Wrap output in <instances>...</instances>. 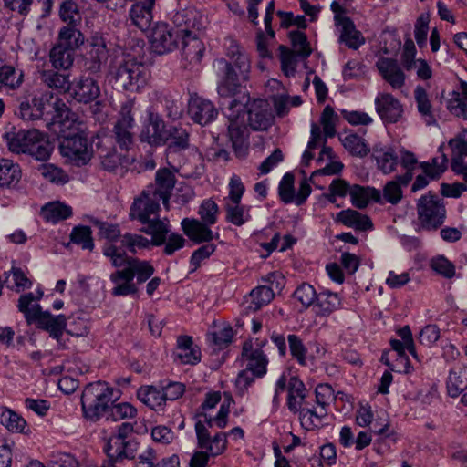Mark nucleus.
<instances>
[{
    "instance_id": "nucleus-32",
    "label": "nucleus",
    "mask_w": 467,
    "mask_h": 467,
    "mask_svg": "<svg viewBox=\"0 0 467 467\" xmlns=\"http://www.w3.org/2000/svg\"><path fill=\"white\" fill-rule=\"evenodd\" d=\"M337 221L344 225L353 227L356 230L366 231L371 229L373 224L368 215L362 214L358 211L347 209L339 212L337 215Z\"/></svg>"
},
{
    "instance_id": "nucleus-44",
    "label": "nucleus",
    "mask_w": 467,
    "mask_h": 467,
    "mask_svg": "<svg viewBox=\"0 0 467 467\" xmlns=\"http://www.w3.org/2000/svg\"><path fill=\"white\" fill-rule=\"evenodd\" d=\"M71 110L66 103L59 98L52 101L50 119L47 118V126L51 128L57 124L62 125L70 119Z\"/></svg>"
},
{
    "instance_id": "nucleus-39",
    "label": "nucleus",
    "mask_w": 467,
    "mask_h": 467,
    "mask_svg": "<svg viewBox=\"0 0 467 467\" xmlns=\"http://www.w3.org/2000/svg\"><path fill=\"white\" fill-rule=\"evenodd\" d=\"M84 43V36L82 33L77 29L73 25H67L60 29L58 36V45L65 46L72 51L79 47Z\"/></svg>"
},
{
    "instance_id": "nucleus-51",
    "label": "nucleus",
    "mask_w": 467,
    "mask_h": 467,
    "mask_svg": "<svg viewBox=\"0 0 467 467\" xmlns=\"http://www.w3.org/2000/svg\"><path fill=\"white\" fill-rule=\"evenodd\" d=\"M289 38L293 47V52L299 57L306 58L312 53V48L305 33L300 31H291Z\"/></svg>"
},
{
    "instance_id": "nucleus-57",
    "label": "nucleus",
    "mask_w": 467,
    "mask_h": 467,
    "mask_svg": "<svg viewBox=\"0 0 467 467\" xmlns=\"http://www.w3.org/2000/svg\"><path fill=\"white\" fill-rule=\"evenodd\" d=\"M91 234V229L88 226H76L70 234V240L72 243L81 245L83 249L92 250L94 243Z\"/></svg>"
},
{
    "instance_id": "nucleus-10",
    "label": "nucleus",
    "mask_w": 467,
    "mask_h": 467,
    "mask_svg": "<svg viewBox=\"0 0 467 467\" xmlns=\"http://www.w3.org/2000/svg\"><path fill=\"white\" fill-rule=\"evenodd\" d=\"M133 432L134 426L132 423L123 422L118 426L116 433L109 438L105 447L108 457L115 461L135 459L139 443L136 440L130 438Z\"/></svg>"
},
{
    "instance_id": "nucleus-58",
    "label": "nucleus",
    "mask_w": 467,
    "mask_h": 467,
    "mask_svg": "<svg viewBox=\"0 0 467 467\" xmlns=\"http://www.w3.org/2000/svg\"><path fill=\"white\" fill-rule=\"evenodd\" d=\"M287 341L290 348L291 355L294 358L296 359L298 364L302 366L306 365V354L307 348L304 345L302 339L295 335L291 334L287 337Z\"/></svg>"
},
{
    "instance_id": "nucleus-13",
    "label": "nucleus",
    "mask_w": 467,
    "mask_h": 467,
    "mask_svg": "<svg viewBox=\"0 0 467 467\" xmlns=\"http://www.w3.org/2000/svg\"><path fill=\"white\" fill-rule=\"evenodd\" d=\"M181 36L176 29L170 28L168 25L157 24L150 35V47L158 55L171 52L178 47Z\"/></svg>"
},
{
    "instance_id": "nucleus-46",
    "label": "nucleus",
    "mask_w": 467,
    "mask_h": 467,
    "mask_svg": "<svg viewBox=\"0 0 467 467\" xmlns=\"http://www.w3.org/2000/svg\"><path fill=\"white\" fill-rule=\"evenodd\" d=\"M230 401L231 400H229L228 402L224 401L223 403H222L217 415L214 417L208 415L206 412H199L196 415V417L204 418V421H202V423L205 424L207 429L213 428L214 426H216L219 429H223L226 427L228 422V415L230 412Z\"/></svg>"
},
{
    "instance_id": "nucleus-9",
    "label": "nucleus",
    "mask_w": 467,
    "mask_h": 467,
    "mask_svg": "<svg viewBox=\"0 0 467 467\" xmlns=\"http://www.w3.org/2000/svg\"><path fill=\"white\" fill-rule=\"evenodd\" d=\"M59 150L63 157L78 167L87 165L93 157L92 144L84 130L63 135L59 140Z\"/></svg>"
},
{
    "instance_id": "nucleus-56",
    "label": "nucleus",
    "mask_w": 467,
    "mask_h": 467,
    "mask_svg": "<svg viewBox=\"0 0 467 467\" xmlns=\"http://www.w3.org/2000/svg\"><path fill=\"white\" fill-rule=\"evenodd\" d=\"M103 254L110 259L112 265L116 268L130 267V261L135 259V257L127 255L125 251H119V248L114 244L105 245Z\"/></svg>"
},
{
    "instance_id": "nucleus-31",
    "label": "nucleus",
    "mask_w": 467,
    "mask_h": 467,
    "mask_svg": "<svg viewBox=\"0 0 467 467\" xmlns=\"http://www.w3.org/2000/svg\"><path fill=\"white\" fill-rule=\"evenodd\" d=\"M307 389L305 384L296 377H292L288 382L287 406L293 412H299L302 405H306L305 399Z\"/></svg>"
},
{
    "instance_id": "nucleus-4",
    "label": "nucleus",
    "mask_w": 467,
    "mask_h": 467,
    "mask_svg": "<svg viewBox=\"0 0 467 467\" xmlns=\"http://www.w3.org/2000/svg\"><path fill=\"white\" fill-rule=\"evenodd\" d=\"M120 398V391L105 381L88 384L82 391L81 407L83 416L90 421H98L109 412L110 405Z\"/></svg>"
},
{
    "instance_id": "nucleus-25",
    "label": "nucleus",
    "mask_w": 467,
    "mask_h": 467,
    "mask_svg": "<svg viewBox=\"0 0 467 467\" xmlns=\"http://www.w3.org/2000/svg\"><path fill=\"white\" fill-rule=\"evenodd\" d=\"M72 97L80 103H89L99 98L100 88L90 77H81L72 84Z\"/></svg>"
},
{
    "instance_id": "nucleus-36",
    "label": "nucleus",
    "mask_w": 467,
    "mask_h": 467,
    "mask_svg": "<svg viewBox=\"0 0 467 467\" xmlns=\"http://www.w3.org/2000/svg\"><path fill=\"white\" fill-rule=\"evenodd\" d=\"M137 398L154 410H161L165 404L161 389L153 386L140 387L137 391Z\"/></svg>"
},
{
    "instance_id": "nucleus-11",
    "label": "nucleus",
    "mask_w": 467,
    "mask_h": 467,
    "mask_svg": "<svg viewBox=\"0 0 467 467\" xmlns=\"http://www.w3.org/2000/svg\"><path fill=\"white\" fill-rule=\"evenodd\" d=\"M418 220L424 230L432 231L441 227L446 218L443 199L429 192L422 195L416 204Z\"/></svg>"
},
{
    "instance_id": "nucleus-62",
    "label": "nucleus",
    "mask_w": 467,
    "mask_h": 467,
    "mask_svg": "<svg viewBox=\"0 0 467 467\" xmlns=\"http://www.w3.org/2000/svg\"><path fill=\"white\" fill-rule=\"evenodd\" d=\"M294 180L293 174L285 173L279 183V195L285 203L295 202Z\"/></svg>"
},
{
    "instance_id": "nucleus-30",
    "label": "nucleus",
    "mask_w": 467,
    "mask_h": 467,
    "mask_svg": "<svg viewBox=\"0 0 467 467\" xmlns=\"http://www.w3.org/2000/svg\"><path fill=\"white\" fill-rule=\"evenodd\" d=\"M40 78L48 88L62 94L71 90L73 84L70 80V74L67 72L60 73L55 70H44L41 72Z\"/></svg>"
},
{
    "instance_id": "nucleus-54",
    "label": "nucleus",
    "mask_w": 467,
    "mask_h": 467,
    "mask_svg": "<svg viewBox=\"0 0 467 467\" xmlns=\"http://www.w3.org/2000/svg\"><path fill=\"white\" fill-rule=\"evenodd\" d=\"M250 296L252 297L250 308L258 310L263 306L270 303L273 300L275 294L271 287L267 285H259L252 290Z\"/></svg>"
},
{
    "instance_id": "nucleus-52",
    "label": "nucleus",
    "mask_w": 467,
    "mask_h": 467,
    "mask_svg": "<svg viewBox=\"0 0 467 467\" xmlns=\"http://www.w3.org/2000/svg\"><path fill=\"white\" fill-rule=\"evenodd\" d=\"M108 420L113 421L131 419L137 415V409L128 402L112 403L109 409Z\"/></svg>"
},
{
    "instance_id": "nucleus-45",
    "label": "nucleus",
    "mask_w": 467,
    "mask_h": 467,
    "mask_svg": "<svg viewBox=\"0 0 467 467\" xmlns=\"http://www.w3.org/2000/svg\"><path fill=\"white\" fill-rule=\"evenodd\" d=\"M226 221L236 225L242 226L251 218L249 208L240 202H227L225 204Z\"/></svg>"
},
{
    "instance_id": "nucleus-50",
    "label": "nucleus",
    "mask_w": 467,
    "mask_h": 467,
    "mask_svg": "<svg viewBox=\"0 0 467 467\" xmlns=\"http://www.w3.org/2000/svg\"><path fill=\"white\" fill-rule=\"evenodd\" d=\"M344 148L352 155L364 157L369 152L365 140L357 134H348L341 139Z\"/></svg>"
},
{
    "instance_id": "nucleus-48",
    "label": "nucleus",
    "mask_w": 467,
    "mask_h": 467,
    "mask_svg": "<svg viewBox=\"0 0 467 467\" xmlns=\"http://www.w3.org/2000/svg\"><path fill=\"white\" fill-rule=\"evenodd\" d=\"M340 304L341 301L338 295L330 291L321 292L317 297L319 313L323 316H327L339 308Z\"/></svg>"
},
{
    "instance_id": "nucleus-21",
    "label": "nucleus",
    "mask_w": 467,
    "mask_h": 467,
    "mask_svg": "<svg viewBox=\"0 0 467 467\" xmlns=\"http://www.w3.org/2000/svg\"><path fill=\"white\" fill-rule=\"evenodd\" d=\"M334 19L336 25L341 26L339 42L344 43L348 47L354 50H357L365 43V37L356 28L350 17L337 15Z\"/></svg>"
},
{
    "instance_id": "nucleus-53",
    "label": "nucleus",
    "mask_w": 467,
    "mask_h": 467,
    "mask_svg": "<svg viewBox=\"0 0 467 467\" xmlns=\"http://www.w3.org/2000/svg\"><path fill=\"white\" fill-rule=\"evenodd\" d=\"M281 67L284 74L290 78L296 73L297 55L285 46H279Z\"/></svg>"
},
{
    "instance_id": "nucleus-28",
    "label": "nucleus",
    "mask_w": 467,
    "mask_h": 467,
    "mask_svg": "<svg viewBox=\"0 0 467 467\" xmlns=\"http://www.w3.org/2000/svg\"><path fill=\"white\" fill-rule=\"evenodd\" d=\"M155 2L150 0L140 1L134 4L130 11V17L132 24L141 31L150 28L152 21L151 9Z\"/></svg>"
},
{
    "instance_id": "nucleus-18",
    "label": "nucleus",
    "mask_w": 467,
    "mask_h": 467,
    "mask_svg": "<svg viewBox=\"0 0 467 467\" xmlns=\"http://www.w3.org/2000/svg\"><path fill=\"white\" fill-rule=\"evenodd\" d=\"M188 113L195 123L203 126L212 122L216 118L218 111L210 100L192 96L189 100Z\"/></svg>"
},
{
    "instance_id": "nucleus-55",
    "label": "nucleus",
    "mask_w": 467,
    "mask_h": 467,
    "mask_svg": "<svg viewBox=\"0 0 467 467\" xmlns=\"http://www.w3.org/2000/svg\"><path fill=\"white\" fill-rule=\"evenodd\" d=\"M120 242L121 246L132 254H136L137 249L148 248L150 244L154 245L151 240H149L142 235L130 233L123 234Z\"/></svg>"
},
{
    "instance_id": "nucleus-24",
    "label": "nucleus",
    "mask_w": 467,
    "mask_h": 467,
    "mask_svg": "<svg viewBox=\"0 0 467 467\" xmlns=\"http://www.w3.org/2000/svg\"><path fill=\"white\" fill-rule=\"evenodd\" d=\"M109 280L113 285L111 289V295L113 296H126L138 293V287L133 282L132 274L127 267L111 273Z\"/></svg>"
},
{
    "instance_id": "nucleus-2",
    "label": "nucleus",
    "mask_w": 467,
    "mask_h": 467,
    "mask_svg": "<svg viewBox=\"0 0 467 467\" xmlns=\"http://www.w3.org/2000/svg\"><path fill=\"white\" fill-rule=\"evenodd\" d=\"M151 190H144L141 194L134 199L130 209V218L138 220L143 226L141 232L152 237L154 245L160 246L166 240L170 232L169 221L159 218L160 199L150 193Z\"/></svg>"
},
{
    "instance_id": "nucleus-64",
    "label": "nucleus",
    "mask_w": 467,
    "mask_h": 467,
    "mask_svg": "<svg viewBox=\"0 0 467 467\" xmlns=\"http://www.w3.org/2000/svg\"><path fill=\"white\" fill-rule=\"evenodd\" d=\"M316 290L309 284H302L294 292V297L298 300L304 307L311 306L315 300L317 301Z\"/></svg>"
},
{
    "instance_id": "nucleus-20",
    "label": "nucleus",
    "mask_w": 467,
    "mask_h": 467,
    "mask_svg": "<svg viewBox=\"0 0 467 467\" xmlns=\"http://www.w3.org/2000/svg\"><path fill=\"white\" fill-rule=\"evenodd\" d=\"M155 182V186H148L146 190H151L150 193L162 200L165 208L169 209V199L176 182L174 173L169 169H161L156 172Z\"/></svg>"
},
{
    "instance_id": "nucleus-40",
    "label": "nucleus",
    "mask_w": 467,
    "mask_h": 467,
    "mask_svg": "<svg viewBox=\"0 0 467 467\" xmlns=\"http://www.w3.org/2000/svg\"><path fill=\"white\" fill-rule=\"evenodd\" d=\"M373 156L377 161L378 167L385 173H390L395 170L398 158L394 155L391 148L374 147Z\"/></svg>"
},
{
    "instance_id": "nucleus-37",
    "label": "nucleus",
    "mask_w": 467,
    "mask_h": 467,
    "mask_svg": "<svg viewBox=\"0 0 467 467\" xmlns=\"http://www.w3.org/2000/svg\"><path fill=\"white\" fill-rule=\"evenodd\" d=\"M49 57L55 68L67 70L73 65L75 52L70 48L65 47V46L62 47L57 44L50 50Z\"/></svg>"
},
{
    "instance_id": "nucleus-19",
    "label": "nucleus",
    "mask_w": 467,
    "mask_h": 467,
    "mask_svg": "<svg viewBox=\"0 0 467 467\" xmlns=\"http://www.w3.org/2000/svg\"><path fill=\"white\" fill-rule=\"evenodd\" d=\"M376 110L380 119L387 123H395L402 116L403 108L391 94L381 93L375 99Z\"/></svg>"
},
{
    "instance_id": "nucleus-63",
    "label": "nucleus",
    "mask_w": 467,
    "mask_h": 467,
    "mask_svg": "<svg viewBox=\"0 0 467 467\" xmlns=\"http://www.w3.org/2000/svg\"><path fill=\"white\" fill-rule=\"evenodd\" d=\"M431 267L436 273L441 275L445 278H451L455 275V267L443 255L436 256L431 260Z\"/></svg>"
},
{
    "instance_id": "nucleus-27",
    "label": "nucleus",
    "mask_w": 467,
    "mask_h": 467,
    "mask_svg": "<svg viewBox=\"0 0 467 467\" xmlns=\"http://www.w3.org/2000/svg\"><path fill=\"white\" fill-rule=\"evenodd\" d=\"M180 41L182 42V56L184 58L191 64L200 63L202 58L205 47L199 37V33H188L186 36H182Z\"/></svg>"
},
{
    "instance_id": "nucleus-7",
    "label": "nucleus",
    "mask_w": 467,
    "mask_h": 467,
    "mask_svg": "<svg viewBox=\"0 0 467 467\" xmlns=\"http://www.w3.org/2000/svg\"><path fill=\"white\" fill-rule=\"evenodd\" d=\"M250 98L246 94L237 99H234L228 106L226 117L228 119L227 136L237 157L243 158L247 154L248 129L245 124V108Z\"/></svg>"
},
{
    "instance_id": "nucleus-47",
    "label": "nucleus",
    "mask_w": 467,
    "mask_h": 467,
    "mask_svg": "<svg viewBox=\"0 0 467 467\" xmlns=\"http://www.w3.org/2000/svg\"><path fill=\"white\" fill-rule=\"evenodd\" d=\"M0 423L13 432H22L26 425L21 416L4 407H0Z\"/></svg>"
},
{
    "instance_id": "nucleus-29",
    "label": "nucleus",
    "mask_w": 467,
    "mask_h": 467,
    "mask_svg": "<svg viewBox=\"0 0 467 467\" xmlns=\"http://www.w3.org/2000/svg\"><path fill=\"white\" fill-rule=\"evenodd\" d=\"M350 197L352 204L358 209L367 207L371 200L376 202H381V193L379 190L358 184L351 186Z\"/></svg>"
},
{
    "instance_id": "nucleus-23",
    "label": "nucleus",
    "mask_w": 467,
    "mask_h": 467,
    "mask_svg": "<svg viewBox=\"0 0 467 467\" xmlns=\"http://www.w3.org/2000/svg\"><path fill=\"white\" fill-rule=\"evenodd\" d=\"M376 67L383 79L393 88H400L404 86L405 74L396 59L380 57L377 61Z\"/></svg>"
},
{
    "instance_id": "nucleus-41",
    "label": "nucleus",
    "mask_w": 467,
    "mask_h": 467,
    "mask_svg": "<svg viewBox=\"0 0 467 467\" xmlns=\"http://www.w3.org/2000/svg\"><path fill=\"white\" fill-rule=\"evenodd\" d=\"M462 95L453 91L452 97L448 101V109L456 115L467 119V82L461 81Z\"/></svg>"
},
{
    "instance_id": "nucleus-59",
    "label": "nucleus",
    "mask_w": 467,
    "mask_h": 467,
    "mask_svg": "<svg viewBox=\"0 0 467 467\" xmlns=\"http://www.w3.org/2000/svg\"><path fill=\"white\" fill-rule=\"evenodd\" d=\"M41 175L50 182L64 184L68 182V175L53 164H43L39 168Z\"/></svg>"
},
{
    "instance_id": "nucleus-17",
    "label": "nucleus",
    "mask_w": 467,
    "mask_h": 467,
    "mask_svg": "<svg viewBox=\"0 0 467 467\" xmlns=\"http://www.w3.org/2000/svg\"><path fill=\"white\" fill-rule=\"evenodd\" d=\"M167 130L162 119L158 114L150 112L148 122L140 133V139L151 146L163 145L167 143Z\"/></svg>"
},
{
    "instance_id": "nucleus-43",
    "label": "nucleus",
    "mask_w": 467,
    "mask_h": 467,
    "mask_svg": "<svg viewBox=\"0 0 467 467\" xmlns=\"http://www.w3.org/2000/svg\"><path fill=\"white\" fill-rule=\"evenodd\" d=\"M417 108L427 125H435L436 119L431 110V104L426 90L418 86L414 90Z\"/></svg>"
},
{
    "instance_id": "nucleus-33",
    "label": "nucleus",
    "mask_w": 467,
    "mask_h": 467,
    "mask_svg": "<svg viewBox=\"0 0 467 467\" xmlns=\"http://www.w3.org/2000/svg\"><path fill=\"white\" fill-rule=\"evenodd\" d=\"M167 142L169 152H179L190 146V135L186 129L181 126H170L167 130Z\"/></svg>"
},
{
    "instance_id": "nucleus-42",
    "label": "nucleus",
    "mask_w": 467,
    "mask_h": 467,
    "mask_svg": "<svg viewBox=\"0 0 467 467\" xmlns=\"http://www.w3.org/2000/svg\"><path fill=\"white\" fill-rule=\"evenodd\" d=\"M41 215L48 222L57 223L70 217L72 215V209L70 206L59 202H50L42 208Z\"/></svg>"
},
{
    "instance_id": "nucleus-5",
    "label": "nucleus",
    "mask_w": 467,
    "mask_h": 467,
    "mask_svg": "<svg viewBox=\"0 0 467 467\" xmlns=\"http://www.w3.org/2000/svg\"><path fill=\"white\" fill-rule=\"evenodd\" d=\"M4 139L10 151L29 154L38 161H46L51 152L47 138L36 129L8 131Z\"/></svg>"
},
{
    "instance_id": "nucleus-49",
    "label": "nucleus",
    "mask_w": 467,
    "mask_h": 467,
    "mask_svg": "<svg viewBox=\"0 0 467 467\" xmlns=\"http://www.w3.org/2000/svg\"><path fill=\"white\" fill-rule=\"evenodd\" d=\"M128 270L132 274V279L137 278V283L141 284L148 280L154 273L153 266L148 261H140L138 258L130 261Z\"/></svg>"
},
{
    "instance_id": "nucleus-16",
    "label": "nucleus",
    "mask_w": 467,
    "mask_h": 467,
    "mask_svg": "<svg viewBox=\"0 0 467 467\" xmlns=\"http://www.w3.org/2000/svg\"><path fill=\"white\" fill-rule=\"evenodd\" d=\"M249 126L254 130H266L274 121L269 103L265 99H254L247 109Z\"/></svg>"
},
{
    "instance_id": "nucleus-60",
    "label": "nucleus",
    "mask_w": 467,
    "mask_h": 467,
    "mask_svg": "<svg viewBox=\"0 0 467 467\" xmlns=\"http://www.w3.org/2000/svg\"><path fill=\"white\" fill-rule=\"evenodd\" d=\"M53 96L48 94H43L39 97L35 96L32 99L33 108L35 109V118L39 119H46L51 112V106Z\"/></svg>"
},
{
    "instance_id": "nucleus-6",
    "label": "nucleus",
    "mask_w": 467,
    "mask_h": 467,
    "mask_svg": "<svg viewBox=\"0 0 467 467\" xmlns=\"http://www.w3.org/2000/svg\"><path fill=\"white\" fill-rule=\"evenodd\" d=\"M109 75L116 88L138 92L147 85L150 72L143 63L129 58L116 60Z\"/></svg>"
},
{
    "instance_id": "nucleus-26",
    "label": "nucleus",
    "mask_w": 467,
    "mask_h": 467,
    "mask_svg": "<svg viewBox=\"0 0 467 467\" xmlns=\"http://www.w3.org/2000/svg\"><path fill=\"white\" fill-rule=\"evenodd\" d=\"M242 356L247 360L246 370L256 377H263L266 373L268 360L261 348H254L252 343L245 342Z\"/></svg>"
},
{
    "instance_id": "nucleus-35",
    "label": "nucleus",
    "mask_w": 467,
    "mask_h": 467,
    "mask_svg": "<svg viewBox=\"0 0 467 467\" xmlns=\"http://www.w3.org/2000/svg\"><path fill=\"white\" fill-rule=\"evenodd\" d=\"M23 73L11 65L0 66V92L16 90L23 83Z\"/></svg>"
},
{
    "instance_id": "nucleus-14",
    "label": "nucleus",
    "mask_w": 467,
    "mask_h": 467,
    "mask_svg": "<svg viewBox=\"0 0 467 467\" xmlns=\"http://www.w3.org/2000/svg\"><path fill=\"white\" fill-rule=\"evenodd\" d=\"M131 102H126L121 106L120 117L118 119L113 128V134L116 143L121 150H128L134 141L132 129L134 119L131 115Z\"/></svg>"
},
{
    "instance_id": "nucleus-61",
    "label": "nucleus",
    "mask_w": 467,
    "mask_h": 467,
    "mask_svg": "<svg viewBox=\"0 0 467 467\" xmlns=\"http://www.w3.org/2000/svg\"><path fill=\"white\" fill-rule=\"evenodd\" d=\"M218 212L219 208L215 202L208 199L202 202L198 213L201 217V222L213 225L217 221Z\"/></svg>"
},
{
    "instance_id": "nucleus-1",
    "label": "nucleus",
    "mask_w": 467,
    "mask_h": 467,
    "mask_svg": "<svg viewBox=\"0 0 467 467\" xmlns=\"http://www.w3.org/2000/svg\"><path fill=\"white\" fill-rule=\"evenodd\" d=\"M225 47L226 56L231 61L224 58L217 60L218 65L223 67L217 93L221 98H233L239 93L242 83L248 80L251 65L247 53L235 40L227 39Z\"/></svg>"
},
{
    "instance_id": "nucleus-3",
    "label": "nucleus",
    "mask_w": 467,
    "mask_h": 467,
    "mask_svg": "<svg viewBox=\"0 0 467 467\" xmlns=\"http://www.w3.org/2000/svg\"><path fill=\"white\" fill-rule=\"evenodd\" d=\"M43 296V291L37 290L36 295L29 292L22 295L18 299V310L24 314L28 324L36 323L38 328L49 332L50 337L57 341L63 335L67 326L64 315L53 316L48 311H43L37 303Z\"/></svg>"
},
{
    "instance_id": "nucleus-12",
    "label": "nucleus",
    "mask_w": 467,
    "mask_h": 467,
    "mask_svg": "<svg viewBox=\"0 0 467 467\" xmlns=\"http://www.w3.org/2000/svg\"><path fill=\"white\" fill-rule=\"evenodd\" d=\"M84 67L89 74L98 76L105 69L109 57L106 41L102 36L95 34L90 37Z\"/></svg>"
},
{
    "instance_id": "nucleus-22",
    "label": "nucleus",
    "mask_w": 467,
    "mask_h": 467,
    "mask_svg": "<svg viewBox=\"0 0 467 467\" xmlns=\"http://www.w3.org/2000/svg\"><path fill=\"white\" fill-rule=\"evenodd\" d=\"M183 233L196 244L208 243L219 234L212 232L209 224L193 218H184L181 223Z\"/></svg>"
},
{
    "instance_id": "nucleus-38",
    "label": "nucleus",
    "mask_w": 467,
    "mask_h": 467,
    "mask_svg": "<svg viewBox=\"0 0 467 467\" xmlns=\"http://www.w3.org/2000/svg\"><path fill=\"white\" fill-rule=\"evenodd\" d=\"M467 389V368H456L450 371L447 390L450 396L458 397Z\"/></svg>"
},
{
    "instance_id": "nucleus-34",
    "label": "nucleus",
    "mask_w": 467,
    "mask_h": 467,
    "mask_svg": "<svg viewBox=\"0 0 467 467\" xmlns=\"http://www.w3.org/2000/svg\"><path fill=\"white\" fill-rule=\"evenodd\" d=\"M21 179L19 165L8 159H0V188H12Z\"/></svg>"
},
{
    "instance_id": "nucleus-15",
    "label": "nucleus",
    "mask_w": 467,
    "mask_h": 467,
    "mask_svg": "<svg viewBox=\"0 0 467 467\" xmlns=\"http://www.w3.org/2000/svg\"><path fill=\"white\" fill-rule=\"evenodd\" d=\"M172 21L177 34L186 36L188 33L198 34L204 27V17L195 9L186 8L174 14Z\"/></svg>"
},
{
    "instance_id": "nucleus-8",
    "label": "nucleus",
    "mask_w": 467,
    "mask_h": 467,
    "mask_svg": "<svg viewBox=\"0 0 467 467\" xmlns=\"http://www.w3.org/2000/svg\"><path fill=\"white\" fill-rule=\"evenodd\" d=\"M195 431L198 447L205 451H196L191 458L190 466L205 467L210 456L214 457L224 451L227 443V434L218 432L213 437H211L209 430L200 419L195 423Z\"/></svg>"
}]
</instances>
